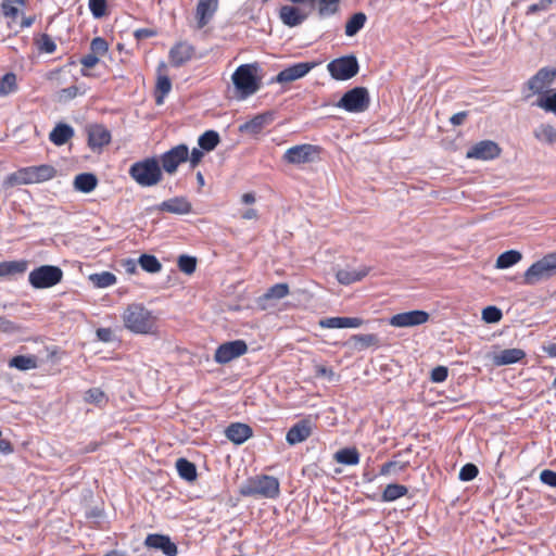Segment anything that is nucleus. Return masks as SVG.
Returning a JSON list of instances; mask_svg holds the SVG:
<instances>
[{
  "instance_id": "f257e3e1",
  "label": "nucleus",
  "mask_w": 556,
  "mask_h": 556,
  "mask_svg": "<svg viewBox=\"0 0 556 556\" xmlns=\"http://www.w3.org/2000/svg\"><path fill=\"white\" fill-rule=\"evenodd\" d=\"M124 327L137 334H154L157 330V316L142 303L128 304L122 313Z\"/></svg>"
},
{
  "instance_id": "f03ea898",
  "label": "nucleus",
  "mask_w": 556,
  "mask_h": 556,
  "mask_svg": "<svg viewBox=\"0 0 556 556\" xmlns=\"http://www.w3.org/2000/svg\"><path fill=\"white\" fill-rule=\"evenodd\" d=\"M56 174L58 170L50 164L22 167L7 176L4 179V186L14 187L17 185L42 184L53 179Z\"/></svg>"
},
{
  "instance_id": "7ed1b4c3",
  "label": "nucleus",
  "mask_w": 556,
  "mask_h": 556,
  "mask_svg": "<svg viewBox=\"0 0 556 556\" xmlns=\"http://www.w3.org/2000/svg\"><path fill=\"white\" fill-rule=\"evenodd\" d=\"M258 72V63L241 64L233 72L231 80L241 99H245L261 89L262 77Z\"/></svg>"
},
{
  "instance_id": "20e7f679",
  "label": "nucleus",
  "mask_w": 556,
  "mask_h": 556,
  "mask_svg": "<svg viewBox=\"0 0 556 556\" xmlns=\"http://www.w3.org/2000/svg\"><path fill=\"white\" fill-rule=\"evenodd\" d=\"M239 493L245 497L276 498L280 494V483L273 476H255L240 486Z\"/></svg>"
},
{
  "instance_id": "39448f33",
  "label": "nucleus",
  "mask_w": 556,
  "mask_h": 556,
  "mask_svg": "<svg viewBox=\"0 0 556 556\" xmlns=\"http://www.w3.org/2000/svg\"><path fill=\"white\" fill-rule=\"evenodd\" d=\"M128 174L143 188L156 186L163 179L160 161L154 156L135 162L130 165Z\"/></svg>"
},
{
  "instance_id": "423d86ee",
  "label": "nucleus",
  "mask_w": 556,
  "mask_h": 556,
  "mask_svg": "<svg viewBox=\"0 0 556 556\" xmlns=\"http://www.w3.org/2000/svg\"><path fill=\"white\" fill-rule=\"evenodd\" d=\"M556 276V251L543 255L523 273L522 283L534 286Z\"/></svg>"
},
{
  "instance_id": "0eeeda50",
  "label": "nucleus",
  "mask_w": 556,
  "mask_h": 556,
  "mask_svg": "<svg viewBox=\"0 0 556 556\" xmlns=\"http://www.w3.org/2000/svg\"><path fill=\"white\" fill-rule=\"evenodd\" d=\"M323 148L316 144L302 143L286 150L282 160L287 164L302 165L316 162L320 159Z\"/></svg>"
},
{
  "instance_id": "6e6552de",
  "label": "nucleus",
  "mask_w": 556,
  "mask_h": 556,
  "mask_svg": "<svg viewBox=\"0 0 556 556\" xmlns=\"http://www.w3.org/2000/svg\"><path fill=\"white\" fill-rule=\"evenodd\" d=\"M63 279V270L54 265H41L33 269L28 275V281L35 289H48L60 283Z\"/></svg>"
},
{
  "instance_id": "1a4fd4ad",
  "label": "nucleus",
  "mask_w": 556,
  "mask_h": 556,
  "mask_svg": "<svg viewBox=\"0 0 556 556\" xmlns=\"http://www.w3.org/2000/svg\"><path fill=\"white\" fill-rule=\"evenodd\" d=\"M369 103L370 99L367 89L365 87H355L342 96L337 106L348 112L359 113L366 111Z\"/></svg>"
},
{
  "instance_id": "9d476101",
  "label": "nucleus",
  "mask_w": 556,
  "mask_h": 556,
  "mask_svg": "<svg viewBox=\"0 0 556 556\" xmlns=\"http://www.w3.org/2000/svg\"><path fill=\"white\" fill-rule=\"evenodd\" d=\"M330 75L337 80H348L358 72V62L354 55L332 60L327 65Z\"/></svg>"
},
{
  "instance_id": "9b49d317",
  "label": "nucleus",
  "mask_w": 556,
  "mask_h": 556,
  "mask_svg": "<svg viewBox=\"0 0 556 556\" xmlns=\"http://www.w3.org/2000/svg\"><path fill=\"white\" fill-rule=\"evenodd\" d=\"M188 147L184 143L178 144L160 156L161 168L164 169L165 173L173 175L177 172L179 165L188 160Z\"/></svg>"
},
{
  "instance_id": "f8f14e48",
  "label": "nucleus",
  "mask_w": 556,
  "mask_h": 556,
  "mask_svg": "<svg viewBox=\"0 0 556 556\" xmlns=\"http://www.w3.org/2000/svg\"><path fill=\"white\" fill-rule=\"evenodd\" d=\"M248 352V344L243 340L228 341L220 344L214 354V361L217 364H227Z\"/></svg>"
},
{
  "instance_id": "ddd939ff",
  "label": "nucleus",
  "mask_w": 556,
  "mask_h": 556,
  "mask_svg": "<svg viewBox=\"0 0 556 556\" xmlns=\"http://www.w3.org/2000/svg\"><path fill=\"white\" fill-rule=\"evenodd\" d=\"M556 79L555 67H542L533 75L528 81L527 87L531 91V94L542 96L545 91H548V87Z\"/></svg>"
},
{
  "instance_id": "4468645a",
  "label": "nucleus",
  "mask_w": 556,
  "mask_h": 556,
  "mask_svg": "<svg viewBox=\"0 0 556 556\" xmlns=\"http://www.w3.org/2000/svg\"><path fill=\"white\" fill-rule=\"evenodd\" d=\"M502 149L492 140H482L473 144L466 153L467 159L494 160L500 156Z\"/></svg>"
},
{
  "instance_id": "2eb2a0df",
  "label": "nucleus",
  "mask_w": 556,
  "mask_h": 556,
  "mask_svg": "<svg viewBox=\"0 0 556 556\" xmlns=\"http://www.w3.org/2000/svg\"><path fill=\"white\" fill-rule=\"evenodd\" d=\"M429 314L425 311H409L393 315L389 319V324L393 327H414L419 326L429 320Z\"/></svg>"
},
{
  "instance_id": "dca6fc26",
  "label": "nucleus",
  "mask_w": 556,
  "mask_h": 556,
  "mask_svg": "<svg viewBox=\"0 0 556 556\" xmlns=\"http://www.w3.org/2000/svg\"><path fill=\"white\" fill-rule=\"evenodd\" d=\"M195 55V48L187 41L176 42L168 52V59L173 66L180 67L191 61Z\"/></svg>"
},
{
  "instance_id": "f3484780",
  "label": "nucleus",
  "mask_w": 556,
  "mask_h": 556,
  "mask_svg": "<svg viewBox=\"0 0 556 556\" xmlns=\"http://www.w3.org/2000/svg\"><path fill=\"white\" fill-rule=\"evenodd\" d=\"M172 90V80L167 75V65L161 62L156 67V84L154 98L157 105L163 104L165 97Z\"/></svg>"
},
{
  "instance_id": "a211bd4d",
  "label": "nucleus",
  "mask_w": 556,
  "mask_h": 556,
  "mask_svg": "<svg viewBox=\"0 0 556 556\" xmlns=\"http://www.w3.org/2000/svg\"><path fill=\"white\" fill-rule=\"evenodd\" d=\"M144 545L149 548L160 549L166 556H176L178 553L177 545L170 541L169 536L164 534H148Z\"/></svg>"
},
{
  "instance_id": "6ab92c4d",
  "label": "nucleus",
  "mask_w": 556,
  "mask_h": 556,
  "mask_svg": "<svg viewBox=\"0 0 556 556\" xmlns=\"http://www.w3.org/2000/svg\"><path fill=\"white\" fill-rule=\"evenodd\" d=\"M313 432L312 421L307 418L302 419L294 424L286 434V441L290 445H295L304 442L311 437Z\"/></svg>"
},
{
  "instance_id": "aec40b11",
  "label": "nucleus",
  "mask_w": 556,
  "mask_h": 556,
  "mask_svg": "<svg viewBox=\"0 0 556 556\" xmlns=\"http://www.w3.org/2000/svg\"><path fill=\"white\" fill-rule=\"evenodd\" d=\"M313 64L306 62L293 64L279 72L273 81L280 84L294 81L304 77L313 68Z\"/></svg>"
},
{
  "instance_id": "412c9836",
  "label": "nucleus",
  "mask_w": 556,
  "mask_h": 556,
  "mask_svg": "<svg viewBox=\"0 0 556 556\" xmlns=\"http://www.w3.org/2000/svg\"><path fill=\"white\" fill-rule=\"evenodd\" d=\"M157 210L177 215H186L192 212V204L186 197H174L160 203Z\"/></svg>"
},
{
  "instance_id": "4be33fe9",
  "label": "nucleus",
  "mask_w": 556,
  "mask_h": 556,
  "mask_svg": "<svg viewBox=\"0 0 556 556\" xmlns=\"http://www.w3.org/2000/svg\"><path fill=\"white\" fill-rule=\"evenodd\" d=\"M274 121V114L271 112H265L255 115L250 121L239 126L240 132L250 135H258L267 125Z\"/></svg>"
},
{
  "instance_id": "5701e85b",
  "label": "nucleus",
  "mask_w": 556,
  "mask_h": 556,
  "mask_svg": "<svg viewBox=\"0 0 556 556\" xmlns=\"http://www.w3.org/2000/svg\"><path fill=\"white\" fill-rule=\"evenodd\" d=\"M111 138V132L103 125H92L88 129V146L92 150L108 146Z\"/></svg>"
},
{
  "instance_id": "b1692460",
  "label": "nucleus",
  "mask_w": 556,
  "mask_h": 556,
  "mask_svg": "<svg viewBox=\"0 0 556 556\" xmlns=\"http://www.w3.org/2000/svg\"><path fill=\"white\" fill-rule=\"evenodd\" d=\"M225 435L232 443L240 445L253 435V430L247 424L232 422L226 428Z\"/></svg>"
},
{
  "instance_id": "393cba45",
  "label": "nucleus",
  "mask_w": 556,
  "mask_h": 556,
  "mask_svg": "<svg viewBox=\"0 0 556 556\" xmlns=\"http://www.w3.org/2000/svg\"><path fill=\"white\" fill-rule=\"evenodd\" d=\"M218 8V0H199L195 17L198 21V28L201 29L208 24L214 13Z\"/></svg>"
},
{
  "instance_id": "a878e982",
  "label": "nucleus",
  "mask_w": 556,
  "mask_h": 556,
  "mask_svg": "<svg viewBox=\"0 0 556 556\" xmlns=\"http://www.w3.org/2000/svg\"><path fill=\"white\" fill-rule=\"evenodd\" d=\"M320 328H358L364 325L359 317H327L318 321Z\"/></svg>"
},
{
  "instance_id": "bb28decb",
  "label": "nucleus",
  "mask_w": 556,
  "mask_h": 556,
  "mask_svg": "<svg viewBox=\"0 0 556 556\" xmlns=\"http://www.w3.org/2000/svg\"><path fill=\"white\" fill-rule=\"evenodd\" d=\"M290 293L288 283L280 282L271 286L262 296L257 299V303L262 309H266L267 302L270 300H281Z\"/></svg>"
},
{
  "instance_id": "cd10ccee",
  "label": "nucleus",
  "mask_w": 556,
  "mask_h": 556,
  "mask_svg": "<svg viewBox=\"0 0 556 556\" xmlns=\"http://www.w3.org/2000/svg\"><path fill=\"white\" fill-rule=\"evenodd\" d=\"M279 16L282 23L289 27L302 24L306 20V14L293 5H283L280 8Z\"/></svg>"
},
{
  "instance_id": "c85d7f7f",
  "label": "nucleus",
  "mask_w": 556,
  "mask_h": 556,
  "mask_svg": "<svg viewBox=\"0 0 556 556\" xmlns=\"http://www.w3.org/2000/svg\"><path fill=\"white\" fill-rule=\"evenodd\" d=\"M526 357V353L521 349H506L494 354L493 363L496 366L510 365L520 362Z\"/></svg>"
},
{
  "instance_id": "c756f323",
  "label": "nucleus",
  "mask_w": 556,
  "mask_h": 556,
  "mask_svg": "<svg viewBox=\"0 0 556 556\" xmlns=\"http://www.w3.org/2000/svg\"><path fill=\"white\" fill-rule=\"evenodd\" d=\"M28 262L25 260L20 261H4L0 262V277L13 278L22 275L27 270Z\"/></svg>"
},
{
  "instance_id": "7c9ffc66",
  "label": "nucleus",
  "mask_w": 556,
  "mask_h": 556,
  "mask_svg": "<svg viewBox=\"0 0 556 556\" xmlns=\"http://www.w3.org/2000/svg\"><path fill=\"white\" fill-rule=\"evenodd\" d=\"M370 271L369 267L363 266L359 269L346 270L340 269L337 271V280L342 285H351L356 281H361Z\"/></svg>"
},
{
  "instance_id": "2f4dec72",
  "label": "nucleus",
  "mask_w": 556,
  "mask_h": 556,
  "mask_svg": "<svg viewBox=\"0 0 556 556\" xmlns=\"http://www.w3.org/2000/svg\"><path fill=\"white\" fill-rule=\"evenodd\" d=\"M74 136V129L67 124H58L49 135V139L55 146H63Z\"/></svg>"
},
{
  "instance_id": "473e14b6",
  "label": "nucleus",
  "mask_w": 556,
  "mask_h": 556,
  "mask_svg": "<svg viewBox=\"0 0 556 556\" xmlns=\"http://www.w3.org/2000/svg\"><path fill=\"white\" fill-rule=\"evenodd\" d=\"M333 459L342 465L355 466L361 460V454L356 447H344L334 453Z\"/></svg>"
},
{
  "instance_id": "72a5a7b5",
  "label": "nucleus",
  "mask_w": 556,
  "mask_h": 556,
  "mask_svg": "<svg viewBox=\"0 0 556 556\" xmlns=\"http://www.w3.org/2000/svg\"><path fill=\"white\" fill-rule=\"evenodd\" d=\"M97 185H98V179H97L96 175H93L91 173L78 174L74 179L75 190L84 192V193L91 192L92 190H94Z\"/></svg>"
},
{
  "instance_id": "f704fd0d",
  "label": "nucleus",
  "mask_w": 556,
  "mask_h": 556,
  "mask_svg": "<svg viewBox=\"0 0 556 556\" xmlns=\"http://www.w3.org/2000/svg\"><path fill=\"white\" fill-rule=\"evenodd\" d=\"M84 401L98 408H104L109 403V396L100 388H90L85 392Z\"/></svg>"
},
{
  "instance_id": "c9c22d12",
  "label": "nucleus",
  "mask_w": 556,
  "mask_h": 556,
  "mask_svg": "<svg viewBox=\"0 0 556 556\" xmlns=\"http://www.w3.org/2000/svg\"><path fill=\"white\" fill-rule=\"evenodd\" d=\"M408 493L407 486L399 483H390L388 484L382 494H381V501L382 502H394L403 496H405Z\"/></svg>"
},
{
  "instance_id": "e433bc0d",
  "label": "nucleus",
  "mask_w": 556,
  "mask_h": 556,
  "mask_svg": "<svg viewBox=\"0 0 556 556\" xmlns=\"http://www.w3.org/2000/svg\"><path fill=\"white\" fill-rule=\"evenodd\" d=\"M522 258V254L517 250L505 251L500 254L495 267L498 269H505L519 263Z\"/></svg>"
},
{
  "instance_id": "4c0bfd02",
  "label": "nucleus",
  "mask_w": 556,
  "mask_h": 556,
  "mask_svg": "<svg viewBox=\"0 0 556 556\" xmlns=\"http://www.w3.org/2000/svg\"><path fill=\"white\" fill-rule=\"evenodd\" d=\"M178 475L186 481H194L197 479V467L193 463L186 458H179L176 462Z\"/></svg>"
},
{
  "instance_id": "58836bf2",
  "label": "nucleus",
  "mask_w": 556,
  "mask_h": 556,
  "mask_svg": "<svg viewBox=\"0 0 556 556\" xmlns=\"http://www.w3.org/2000/svg\"><path fill=\"white\" fill-rule=\"evenodd\" d=\"M9 366L20 370H28L37 368L38 362L35 355H17L10 359Z\"/></svg>"
},
{
  "instance_id": "ea45409f",
  "label": "nucleus",
  "mask_w": 556,
  "mask_h": 556,
  "mask_svg": "<svg viewBox=\"0 0 556 556\" xmlns=\"http://www.w3.org/2000/svg\"><path fill=\"white\" fill-rule=\"evenodd\" d=\"M366 21L365 13L357 12L353 14L345 24V35L349 37L356 35L364 27Z\"/></svg>"
},
{
  "instance_id": "a19ab883",
  "label": "nucleus",
  "mask_w": 556,
  "mask_h": 556,
  "mask_svg": "<svg viewBox=\"0 0 556 556\" xmlns=\"http://www.w3.org/2000/svg\"><path fill=\"white\" fill-rule=\"evenodd\" d=\"M535 105L556 115V89L545 91L538 98Z\"/></svg>"
},
{
  "instance_id": "79ce46f5",
  "label": "nucleus",
  "mask_w": 556,
  "mask_h": 556,
  "mask_svg": "<svg viewBox=\"0 0 556 556\" xmlns=\"http://www.w3.org/2000/svg\"><path fill=\"white\" fill-rule=\"evenodd\" d=\"M219 135L215 130H206L199 137L198 143L204 151L214 150L219 143Z\"/></svg>"
},
{
  "instance_id": "37998d69",
  "label": "nucleus",
  "mask_w": 556,
  "mask_h": 556,
  "mask_svg": "<svg viewBox=\"0 0 556 556\" xmlns=\"http://www.w3.org/2000/svg\"><path fill=\"white\" fill-rule=\"evenodd\" d=\"M17 90V78L12 72L4 74L0 79V97H5Z\"/></svg>"
},
{
  "instance_id": "c03bdc74",
  "label": "nucleus",
  "mask_w": 556,
  "mask_h": 556,
  "mask_svg": "<svg viewBox=\"0 0 556 556\" xmlns=\"http://www.w3.org/2000/svg\"><path fill=\"white\" fill-rule=\"evenodd\" d=\"M534 137L540 141L554 144L556 143V129L552 125L543 124L534 130Z\"/></svg>"
},
{
  "instance_id": "a18cd8bd",
  "label": "nucleus",
  "mask_w": 556,
  "mask_h": 556,
  "mask_svg": "<svg viewBox=\"0 0 556 556\" xmlns=\"http://www.w3.org/2000/svg\"><path fill=\"white\" fill-rule=\"evenodd\" d=\"M89 279L98 288H108L116 282V277L110 271H102L99 274L90 275Z\"/></svg>"
},
{
  "instance_id": "49530a36",
  "label": "nucleus",
  "mask_w": 556,
  "mask_h": 556,
  "mask_svg": "<svg viewBox=\"0 0 556 556\" xmlns=\"http://www.w3.org/2000/svg\"><path fill=\"white\" fill-rule=\"evenodd\" d=\"M138 263L142 269L151 274L159 273L162 269V264L160 261L156 258V256L151 254H142L139 257Z\"/></svg>"
},
{
  "instance_id": "de8ad7c7",
  "label": "nucleus",
  "mask_w": 556,
  "mask_h": 556,
  "mask_svg": "<svg viewBox=\"0 0 556 556\" xmlns=\"http://www.w3.org/2000/svg\"><path fill=\"white\" fill-rule=\"evenodd\" d=\"M177 266L180 271L191 275L197 268V258L189 255H180L177 261Z\"/></svg>"
},
{
  "instance_id": "09e8293b",
  "label": "nucleus",
  "mask_w": 556,
  "mask_h": 556,
  "mask_svg": "<svg viewBox=\"0 0 556 556\" xmlns=\"http://www.w3.org/2000/svg\"><path fill=\"white\" fill-rule=\"evenodd\" d=\"M109 51V43L102 37H94L90 42V52L99 59L104 56Z\"/></svg>"
},
{
  "instance_id": "8fccbe9b",
  "label": "nucleus",
  "mask_w": 556,
  "mask_h": 556,
  "mask_svg": "<svg viewBox=\"0 0 556 556\" xmlns=\"http://www.w3.org/2000/svg\"><path fill=\"white\" fill-rule=\"evenodd\" d=\"M408 467V463H399L396 460H390L384 463L380 468V476H389L395 471H404Z\"/></svg>"
},
{
  "instance_id": "3c124183",
  "label": "nucleus",
  "mask_w": 556,
  "mask_h": 556,
  "mask_svg": "<svg viewBox=\"0 0 556 556\" xmlns=\"http://www.w3.org/2000/svg\"><path fill=\"white\" fill-rule=\"evenodd\" d=\"M503 317L502 311L497 308L496 306H486L482 311V319L485 323L494 324L498 323Z\"/></svg>"
},
{
  "instance_id": "603ef678",
  "label": "nucleus",
  "mask_w": 556,
  "mask_h": 556,
  "mask_svg": "<svg viewBox=\"0 0 556 556\" xmlns=\"http://www.w3.org/2000/svg\"><path fill=\"white\" fill-rule=\"evenodd\" d=\"M106 0H89V9L96 18H101L106 14Z\"/></svg>"
},
{
  "instance_id": "864d4df0",
  "label": "nucleus",
  "mask_w": 556,
  "mask_h": 556,
  "mask_svg": "<svg viewBox=\"0 0 556 556\" xmlns=\"http://www.w3.org/2000/svg\"><path fill=\"white\" fill-rule=\"evenodd\" d=\"M353 339L361 343L363 348H369V346H378L379 345V339L378 336L375 333H366V334H355Z\"/></svg>"
},
{
  "instance_id": "5fc2aeb1",
  "label": "nucleus",
  "mask_w": 556,
  "mask_h": 556,
  "mask_svg": "<svg viewBox=\"0 0 556 556\" xmlns=\"http://www.w3.org/2000/svg\"><path fill=\"white\" fill-rule=\"evenodd\" d=\"M479 473L478 467L475 464H466L459 471V479L462 481H471Z\"/></svg>"
},
{
  "instance_id": "6e6d98bb",
  "label": "nucleus",
  "mask_w": 556,
  "mask_h": 556,
  "mask_svg": "<svg viewBox=\"0 0 556 556\" xmlns=\"http://www.w3.org/2000/svg\"><path fill=\"white\" fill-rule=\"evenodd\" d=\"M1 12L5 17L15 21L18 16L20 10L13 5L12 0H2Z\"/></svg>"
},
{
  "instance_id": "4d7b16f0",
  "label": "nucleus",
  "mask_w": 556,
  "mask_h": 556,
  "mask_svg": "<svg viewBox=\"0 0 556 556\" xmlns=\"http://www.w3.org/2000/svg\"><path fill=\"white\" fill-rule=\"evenodd\" d=\"M448 370L444 366H437L431 371V380L433 382H443L447 379Z\"/></svg>"
},
{
  "instance_id": "13d9d810",
  "label": "nucleus",
  "mask_w": 556,
  "mask_h": 556,
  "mask_svg": "<svg viewBox=\"0 0 556 556\" xmlns=\"http://www.w3.org/2000/svg\"><path fill=\"white\" fill-rule=\"evenodd\" d=\"M540 480L546 485L556 488V471L544 469L540 473Z\"/></svg>"
},
{
  "instance_id": "bf43d9fd",
  "label": "nucleus",
  "mask_w": 556,
  "mask_h": 556,
  "mask_svg": "<svg viewBox=\"0 0 556 556\" xmlns=\"http://www.w3.org/2000/svg\"><path fill=\"white\" fill-rule=\"evenodd\" d=\"M553 3V0H540L536 3L531 4L528 10L527 14H534L539 11H547Z\"/></svg>"
},
{
  "instance_id": "052dcab7",
  "label": "nucleus",
  "mask_w": 556,
  "mask_h": 556,
  "mask_svg": "<svg viewBox=\"0 0 556 556\" xmlns=\"http://www.w3.org/2000/svg\"><path fill=\"white\" fill-rule=\"evenodd\" d=\"M157 35V30L154 28H138L134 31L136 40L140 41L147 38H152Z\"/></svg>"
},
{
  "instance_id": "680f3d73",
  "label": "nucleus",
  "mask_w": 556,
  "mask_h": 556,
  "mask_svg": "<svg viewBox=\"0 0 556 556\" xmlns=\"http://www.w3.org/2000/svg\"><path fill=\"white\" fill-rule=\"evenodd\" d=\"M99 61L100 59L97 55L89 52L88 54L84 55L79 62L84 68L91 70L99 63Z\"/></svg>"
},
{
  "instance_id": "e2e57ef3",
  "label": "nucleus",
  "mask_w": 556,
  "mask_h": 556,
  "mask_svg": "<svg viewBox=\"0 0 556 556\" xmlns=\"http://www.w3.org/2000/svg\"><path fill=\"white\" fill-rule=\"evenodd\" d=\"M40 49L47 53H52L55 51L56 46L48 35H42L40 40Z\"/></svg>"
},
{
  "instance_id": "0e129e2a",
  "label": "nucleus",
  "mask_w": 556,
  "mask_h": 556,
  "mask_svg": "<svg viewBox=\"0 0 556 556\" xmlns=\"http://www.w3.org/2000/svg\"><path fill=\"white\" fill-rule=\"evenodd\" d=\"M203 155L204 154L202 150L193 148L190 153V157L188 156L191 167L194 168L202 161Z\"/></svg>"
},
{
  "instance_id": "69168bd1",
  "label": "nucleus",
  "mask_w": 556,
  "mask_h": 556,
  "mask_svg": "<svg viewBox=\"0 0 556 556\" xmlns=\"http://www.w3.org/2000/svg\"><path fill=\"white\" fill-rule=\"evenodd\" d=\"M97 337L102 342H110L113 337V332L110 328H99L97 329Z\"/></svg>"
},
{
  "instance_id": "338daca9",
  "label": "nucleus",
  "mask_w": 556,
  "mask_h": 556,
  "mask_svg": "<svg viewBox=\"0 0 556 556\" xmlns=\"http://www.w3.org/2000/svg\"><path fill=\"white\" fill-rule=\"evenodd\" d=\"M0 330H2L3 332H11L16 330V326L13 321L0 316Z\"/></svg>"
},
{
  "instance_id": "774afa93",
  "label": "nucleus",
  "mask_w": 556,
  "mask_h": 556,
  "mask_svg": "<svg viewBox=\"0 0 556 556\" xmlns=\"http://www.w3.org/2000/svg\"><path fill=\"white\" fill-rule=\"evenodd\" d=\"M468 117V112L467 111H462V112H458L454 115L451 116L450 118V122L454 125V126H459L462 125L465 119Z\"/></svg>"
}]
</instances>
